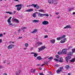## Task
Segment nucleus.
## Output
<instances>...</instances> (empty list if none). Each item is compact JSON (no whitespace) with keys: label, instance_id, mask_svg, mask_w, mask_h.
<instances>
[{"label":"nucleus","instance_id":"16","mask_svg":"<svg viewBox=\"0 0 75 75\" xmlns=\"http://www.w3.org/2000/svg\"><path fill=\"white\" fill-rule=\"evenodd\" d=\"M39 21H40L38 20H35L32 21V22H33V23H38Z\"/></svg>","mask_w":75,"mask_h":75},{"label":"nucleus","instance_id":"19","mask_svg":"<svg viewBox=\"0 0 75 75\" xmlns=\"http://www.w3.org/2000/svg\"><path fill=\"white\" fill-rule=\"evenodd\" d=\"M34 5H35V7H34L35 8L36 7V8L37 9H38V8H40V7L38 5H37V4H35Z\"/></svg>","mask_w":75,"mask_h":75},{"label":"nucleus","instance_id":"45","mask_svg":"<svg viewBox=\"0 0 75 75\" xmlns=\"http://www.w3.org/2000/svg\"><path fill=\"white\" fill-rule=\"evenodd\" d=\"M73 8H70L69 10V11H72V10Z\"/></svg>","mask_w":75,"mask_h":75},{"label":"nucleus","instance_id":"25","mask_svg":"<svg viewBox=\"0 0 75 75\" xmlns=\"http://www.w3.org/2000/svg\"><path fill=\"white\" fill-rule=\"evenodd\" d=\"M65 37H66V35H62V37H60L61 38V39H62L63 38H65Z\"/></svg>","mask_w":75,"mask_h":75},{"label":"nucleus","instance_id":"24","mask_svg":"<svg viewBox=\"0 0 75 75\" xmlns=\"http://www.w3.org/2000/svg\"><path fill=\"white\" fill-rule=\"evenodd\" d=\"M39 52H40V51H42L44 50L42 47L39 48Z\"/></svg>","mask_w":75,"mask_h":75},{"label":"nucleus","instance_id":"10","mask_svg":"<svg viewBox=\"0 0 75 75\" xmlns=\"http://www.w3.org/2000/svg\"><path fill=\"white\" fill-rule=\"evenodd\" d=\"M48 3H49V4H52V3H54V0H49Z\"/></svg>","mask_w":75,"mask_h":75},{"label":"nucleus","instance_id":"52","mask_svg":"<svg viewBox=\"0 0 75 75\" xmlns=\"http://www.w3.org/2000/svg\"><path fill=\"white\" fill-rule=\"evenodd\" d=\"M22 38H23V37H19L18 38V39H20Z\"/></svg>","mask_w":75,"mask_h":75},{"label":"nucleus","instance_id":"60","mask_svg":"<svg viewBox=\"0 0 75 75\" xmlns=\"http://www.w3.org/2000/svg\"><path fill=\"white\" fill-rule=\"evenodd\" d=\"M2 42V40L0 39V43H1Z\"/></svg>","mask_w":75,"mask_h":75},{"label":"nucleus","instance_id":"55","mask_svg":"<svg viewBox=\"0 0 75 75\" xmlns=\"http://www.w3.org/2000/svg\"><path fill=\"white\" fill-rule=\"evenodd\" d=\"M9 26L10 25H12V24L11 23H9Z\"/></svg>","mask_w":75,"mask_h":75},{"label":"nucleus","instance_id":"5","mask_svg":"<svg viewBox=\"0 0 75 75\" xmlns=\"http://www.w3.org/2000/svg\"><path fill=\"white\" fill-rule=\"evenodd\" d=\"M42 24L43 25H48L49 24V22L48 21H45L42 22Z\"/></svg>","mask_w":75,"mask_h":75},{"label":"nucleus","instance_id":"63","mask_svg":"<svg viewBox=\"0 0 75 75\" xmlns=\"http://www.w3.org/2000/svg\"><path fill=\"white\" fill-rule=\"evenodd\" d=\"M72 14H73V15L75 14V12H73Z\"/></svg>","mask_w":75,"mask_h":75},{"label":"nucleus","instance_id":"13","mask_svg":"<svg viewBox=\"0 0 75 75\" xmlns=\"http://www.w3.org/2000/svg\"><path fill=\"white\" fill-rule=\"evenodd\" d=\"M37 44L38 46H39L41 45H42V42H38Z\"/></svg>","mask_w":75,"mask_h":75},{"label":"nucleus","instance_id":"11","mask_svg":"<svg viewBox=\"0 0 75 75\" xmlns=\"http://www.w3.org/2000/svg\"><path fill=\"white\" fill-rule=\"evenodd\" d=\"M31 54H34V57H37V55H38V54L34 53L33 52H31Z\"/></svg>","mask_w":75,"mask_h":75},{"label":"nucleus","instance_id":"18","mask_svg":"<svg viewBox=\"0 0 75 75\" xmlns=\"http://www.w3.org/2000/svg\"><path fill=\"white\" fill-rule=\"evenodd\" d=\"M21 7H17V11H20V10L21 9Z\"/></svg>","mask_w":75,"mask_h":75},{"label":"nucleus","instance_id":"15","mask_svg":"<svg viewBox=\"0 0 75 75\" xmlns=\"http://www.w3.org/2000/svg\"><path fill=\"white\" fill-rule=\"evenodd\" d=\"M50 42L52 44H54L55 42V40L54 39H52L51 40Z\"/></svg>","mask_w":75,"mask_h":75},{"label":"nucleus","instance_id":"40","mask_svg":"<svg viewBox=\"0 0 75 75\" xmlns=\"http://www.w3.org/2000/svg\"><path fill=\"white\" fill-rule=\"evenodd\" d=\"M28 43H25V47H28Z\"/></svg>","mask_w":75,"mask_h":75},{"label":"nucleus","instance_id":"6","mask_svg":"<svg viewBox=\"0 0 75 75\" xmlns=\"http://www.w3.org/2000/svg\"><path fill=\"white\" fill-rule=\"evenodd\" d=\"M71 25H67L65 27H64V28L66 29V28H71Z\"/></svg>","mask_w":75,"mask_h":75},{"label":"nucleus","instance_id":"53","mask_svg":"<svg viewBox=\"0 0 75 75\" xmlns=\"http://www.w3.org/2000/svg\"><path fill=\"white\" fill-rule=\"evenodd\" d=\"M16 11H14L13 12V14H16Z\"/></svg>","mask_w":75,"mask_h":75},{"label":"nucleus","instance_id":"56","mask_svg":"<svg viewBox=\"0 0 75 75\" xmlns=\"http://www.w3.org/2000/svg\"><path fill=\"white\" fill-rule=\"evenodd\" d=\"M44 31H45V32H48V30H47L46 29H45Z\"/></svg>","mask_w":75,"mask_h":75},{"label":"nucleus","instance_id":"42","mask_svg":"<svg viewBox=\"0 0 75 75\" xmlns=\"http://www.w3.org/2000/svg\"><path fill=\"white\" fill-rule=\"evenodd\" d=\"M35 69H34L33 71V72L32 71H31V72H32V73H34V72H35Z\"/></svg>","mask_w":75,"mask_h":75},{"label":"nucleus","instance_id":"41","mask_svg":"<svg viewBox=\"0 0 75 75\" xmlns=\"http://www.w3.org/2000/svg\"><path fill=\"white\" fill-rule=\"evenodd\" d=\"M39 75H44V74H43V72L40 73H39Z\"/></svg>","mask_w":75,"mask_h":75},{"label":"nucleus","instance_id":"35","mask_svg":"<svg viewBox=\"0 0 75 75\" xmlns=\"http://www.w3.org/2000/svg\"><path fill=\"white\" fill-rule=\"evenodd\" d=\"M7 22L8 23H11V21L10 20H8V19L7 20Z\"/></svg>","mask_w":75,"mask_h":75},{"label":"nucleus","instance_id":"14","mask_svg":"<svg viewBox=\"0 0 75 75\" xmlns=\"http://www.w3.org/2000/svg\"><path fill=\"white\" fill-rule=\"evenodd\" d=\"M13 20L14 21H15L17 23H19V21H18V19H17L16 18L14 19Z\"/></svg>","mask_w":75,"mask_h":75},{"label":"nucleus","instance_id":"36","mask_svg":"<svg viewBox=\"0 0 75 75\" xmlns=\"http://www.w3.org/2000/svg\"><path fill=\"white\" fill-rule=\"evenodd\" d=\"M49 74H50V75H53V74H52V72H51V71H50L49 72Z\"/></svg>","mask_w":75,"mask_h":75},{"label":"nucleus","instance_id":"7","mask_svg":"<svg viewBox=\"0 0 75 75\" xmlns=\"http://www.w3.org/2000/svg\"><path fill=\"white\" fill-rule=\"evenodd\" d=\"M21 70L20 69H18L17 71H16V75H18L20 74V72Z\"/></svg>","mask_w":75,"mask_h":75},{"label":"nucleus","instance_id":"20","mask_svg":"<svg viewBox=\"0 0 75 75\" xmlns=\"http://www.w3.org/2000/svg\"><path fill=\"white\" fill-rule=\"evenodd\" d=\"M37 29H35L33 30V31L31 32V33H37Z\"/></svg>","mask_w":75,"mask_h":75},{"label":"nucleus","instance_id":"47","mask_svg":"<svg viewBox=\"0 0 75 75\" xmlns=\"http://www.w3.org/2000/svg\"><path fill=\"white\" fill-rule=\"evenodd\" d=\"M59 65L58 64H56L55 65V67H59Z\"/></svg>","mask_w":75,"mask_h":75},{"label":"nucleus","instance_id":"29","mask_svg":"<svg viewBox=\"0 0 75 75\" xmlns=\"http://www.w3.org/2000/svg\"><path fill=\"white\" fill-rule=\"evenodd\" d=\"M57 40H61V37H59L57 38Z\"/></svg>","mask_w":75,"mask_h":75},{"label":"nucleus","instance_id":"54","mask_svg":"<svg viewBox=\"0 0 75 75\" xmlns=\"http://www.w3.org/2000/svg\"><path fill=\"white\" fill-rule=\"evenodd\" d=\"M20 30H21V29L19 28L18 30V32H20Z\"/></svg>","mask_w":75,"mask_h":75},{"label":"nucleus","instance_id":"37","mask_svg":"<svg viewBox=\"0 0 75 75\" xmlns=\"http://www.w3.org/2000/svg\"><path fill=\"white\" fill-rule=\"evenodd\" d=\"M60 42H61V43H64V42H65V41H63V40H61L60 41Z\"/></svg>","mask_w":75,"mask_h":75},{"label":"nucleus","instance_id":"64","mask_svg":"<svg viewBox=\"0 0 75 75\" xmlns=\"http://www.w3.org/2000/svg\"><path fill=\"white\" fill-rule=\"evenodd\" d=\"M68 75H71V73H68L67 74Z\"/></svg>","mask_w":75,"mask_h":75},{"label":"nucleus","instance_id":"50","mask_svg":"<svg viewBox=\"0 0 75 75\" xmlns=\"http://www.w3.org/2000/svg\"><path fill=\"white\" fill-rule=\"evenodd\" d=\"M3 37V34H0V37Z\"/></svg>","mask_w":75,"mask_h":75},{"label":"nucleus","instance_id":"51","mask_svg":"<svg viewBox=\"0 0 75 75\" xmlns=\"http://www.w3.org/2000/svg\"><path fill=\"white\" fill-rule=\"evenodd\" d=\"M2 68H3V66H0V69H1Z\"/></svg>","mask_w":75,"mask_h":75},{"label":"nucleus","instance_id":"62","mask_svg":"<svg viewBox=\"0 0 75 75\" xmlns=\"http://www.w3.org/2000/svg\"><path fill=\"white\" fill-rule=\"evenodd\" d=\"M3 75H7L6 73L4 74Z\"/></svg>","mask_w":75,"mask_h":75},{"label":"nucleus","instance_id":"46","mask_svg":"<svg viewBox=\"0 0 75 75\" xmlns=\"http://www.w3.org/2000/svg\"><path fill=\"white\" fill-rule=\"evenodd\" d=\"M7 61H8L7 60H6L5 61H4V63H7Z\"/></svg>","mask_w":75,"mask_h":75},{"label":"nucleus","instance_id":"28","mask_svg":"<svg viewBox=\"0 0 75 75\" xmlns=\"http://www.w3.org/2000/svg\"><path fill=\"white\" fill-rule=\"evenodd\" d=\"M31 6H33V7H35V5L34 4H32L29 5V7H31Z\"/></svg>","mask_w":75,"mask_h":75},{"label":"nucleus","instance_id":"30","mask_svg":"<svg viewBox=\"0 0 75 75\" xmlns=\"http://www.w3.org/2000/svg\"><path fill=\"white\" fill-rule=\"evenodd\" d=\"M42 48L43 50H44V49H45V48H46V47H45V46H42L41 47Z\"/></svg>","mask_w":75,"mask_h":75},{"label":"nucleus","instance_id":"48","mask_svg":"<svg viewBox=\"0 0 75 75\" xmlns=\"http://www.w3.org/2000/svg\"><path fill=\"white\" fill-rule=\"evenodd\" d=\"M11 18H12V17H11L8 18V20H11Z\"/></svg>","mask_w":75,"mask_h":75},{"label":"nucleus","instance_id":"22","mask_svg":"<svg viewBox=\"0 0 75 75\" xmlns=\"http://www.w3.org/2000/svg\"><path fill=\"white\" fill-rule=\"evenodd\" d=\"M74 61H75V58L71 59V60H70V62H74Z\"/></svg>","mask_w":75,"mask_h":75},{"label":"nucleus","instance_id":"1","mask_svg":"<svg viewBox=\"0 0 75 75\" xmlns=\"http://www.w3.org/2000/svg\"><path fill=\"white\" fill-rule=\"evenodd\" d=\"M71 52H70L68 54V56L66 57V61L67 63H68V61L69 60L70 58H71V56L72 55V54Z\"/></svg>","mask_w":75,"mask_h":75},{"label":"nucleus","instance_id":"4","mask_svg":"<svg viewBox=\"0 0 75 75\" xmlns=\"http://www.w3.org/2000/svg\"><path fill=\"white\" fill-rule=\"evenodd\" d=\"M13 47H14V45L11 44L8 46L7 48L8 50H10L12 49Z\"/></svg>","mask_w":75,"mask_h":75},{"label":"nucleus","instance_id":"26","mask_svg":"<svg viewBox=\"0 0 75 75\" xmlns=\"http://www.w3.org/2000/svg\"><path fill=\"white\" fill-rule=\"evenodd\" d=\"M65 67L67 69H69V65H67Z\"/></svg>","mask_w":75,"mask_h":75},{"label":"nucleus","instance_id":"32","mask_svg":"<svg viewBox=\"0 0 75 75\" xmlns=\"http://www.w3.org/2000/svg\"><path fill=\"white\" fill-rule=\"evenodd\" d=\"M33 17H36V15H35V14L33 13Z\"/></svg>","mask_w":75,"mask_h":75},{"label":"nucleus","instance_id":"61","mask_svg":"<svg viewBox=\"0 0 75 75\" xmlns=\"http://www.w3.org/2000/svg\"><path fill=\"white\" fill-rule=\"evenodd\" d=\"M9 13H10V11H8V12H6V13H8L9 14Z\"/></svg>","mask_w":75,"mask_h":75},{"label":"nucleus","instance_id":"34","mask_svg":"<svg viewBox=\"0 0 75 75\" xmlns=\"http://www.w3.org/2000/svg\"><path fill=\"white\" fill-rule=\"evenodd\" d=\"M72 52L73 53H74V52H75V49H72Z\"/></svg>","mask_w":75,"mask_h":75},{"label":"nucleus","instance_id":"21","mask_svg":"<svg viewBox=\"0 0 75 75\" xmlns=\"http://www.w3.org/2000/svg\"><path fill=\"white\" fill-rule=\"evenodd\" d=\"M33 11V8H30L28 9V12H31V11Z\"/></svg>","mask_w":75,"mask_h":75},{"label":"nucleus","instance_id":"44","mask_svg":"<svg viewBox=\"0 0 75 75\" xmlns=\"http://www.w3.org/2000/svg\"><path fill=\"white\" fill-rule=\"evenodd\" d=\"M10 44H14V42H12V41H11L10 42Z\"/></svg>","mask_w":75,"mask_h":75},{"label":"nucleus","instance_id":"49","mask_svg":"<svg viewBox=\"0 0 75 75\" xmlns=\"http://www.w3.org/2000/svg\"><path fill=\"white\" fill-rule=\"evenodd\" d=\"M67 40V38H65L64 39V41L65 42V41H66Z\"/></svg>","mask_w":75,"mask_h":75},{"label":"nucleus","instance_id":"31","mask_svg":"<svg viewBox=\"0 0 75 75\" xmlns=\"http://www.w3.org/2000/svg\"><path fill=\"white\" fill-rule=\"evenodd\" d=\"M44 16H47V17H48L49 16V15L47 13L44 14Z\"/></svg>","mask_w":75,"mask_h":75},{"label":"nucleus","instance_id":"9","mask_svg":"<svg viewBox=\"0 0 75 75\" xmlns=\"http://www.w3.org/2000/svg\"><path fill=\"white\" fill-rule=\"evenodd\" d=\"M59 62H63V58L62 57L59 58Z\"/></svg>","mask_w":75,"mask_h":75},{"label":"nucleus","instance_id":"2","mask_svg":"<svg viewBox=\"0 0 75 75\" xmlns=\"http://www.w3.org/2000/svg\"><path fill=\"white\" fill-rule=\"evenodd\" d=\"M64 69V67H61L59 68V69H58L56 71L57 73V74H59L62 71V69Z\"/></svg>","mask_w":75,"mask_h":75},{"label":"nucleus","instance_id":"17","mask_svg":"<svg viewBox=\"0 0 75 75\" xmlns=\"http://www.w3.org/2000/svg\"><path fill=\"white\" fill-rule=\"evenodd\" d=\"M22 6H23V4H19L18 5H16L15 6V7H22Z\"/></svg>","mask_w":75,"mask_h":75},{"label":"nucleus","instance_id":"33","mask_svg":"<svg viewBox=\"0 0 75 75\" xmlns=\"http://www.w3.org/2000/svg\"><path fill=\"white\" fill-rule=\"evenodd\" d=\"M26 28L27 27H25L21 28V29H22V30H23V29H26Z\"/></svg>","mask_w":75,"mask_h":75},{"label":"nucleus","instance_id":"8","mask_svg":"<svg viewBox=\"0 0 75 75\" xmlns=\"http://www.w3.org/2000/svg\"><path fill=\"white\" fill-rule=\"evenodd\" d=\"M38 14L39 17H43V16H44V14H41L40 13H39Z\"/></svg>","mask_w":75,"mask_h":75},{"label":"nucleus","instance_id":"39","mask_svg":"<svg viewBox=\"0 0 75 75\" xmlns=\"http://www.w3.org/2000/svg\"><path fill=\"white\" fill-rule=\"evenodd\" d=\"M9 14H14V13H12L11 12H9Z\"/></svg>","mask_w":75,"mask_h":75},{"label":"nucleus","instance_id":"57","mask_svg":"<svg viewBox=\"0 0 75 75\" xmlns=\"http://www.w3.org/2000/svg\"><path fill=\"white\" fill-rule=\"evenodd\" d=\"M48 37V36L47 35H45V38H47Z\"/></svg>","mask_w":75,"mask_h":75},{"label":"nucleus","instance_id":"12","mask_svg":"<svg viewBox=\"0 0 75 75\" xmlns=\"http://www.w3.org/2000/svg\"><path fill=\"white\" fill-rule=\"evenodd\" d=\"M42 59V58H41V57L40 56H39L37 58V59H38V60H39V61L41 60Z\"/></svg>","mask_w":75,"mask_h":75},{"label":"nucleus","instance_id":"23","mask_svg":"<svg viewBox=\"0 0 75 75\" xmlns=\"http://www.w3.org/2000/svg\"><path fill=\"white\" fill-rule=\"evenodd\" d=\"M38 11L39 12H43V13H44V10L43 9H40V10H38Z\"/></svg>","mask_w":75,"mask_h":75},{"label":"nucleus","instance_id":"58","mask_svg":"<svg viewBox=\"0 0 75 75\" xmlns=\"http://www.w3.org/2000/svg\"><path fill=\"white\" fill-rule=\"evenodd\" d=\"M57 4V1H56L55 3H54V4Z\"/></svg>","mask_w":75,"mask_h":75},{"label":"nucleus","instance_id":"38","mask_svg":"<svg viewBox=\"0 0 75 75\" xmlns=\"http://www.w3.org/2000/svg\"><path fill=\"white\" fill-rule=\"evenodd\" d=\"M53 57H50L48 58V59H52Z\"/></svg>","mask_w":75,"mask_h":75},{"label":"nucleus","instance_id":"27","mask_svg":"<svg viewBox=\"0 0 75 75\" xmlns=\"http://www.w3.org/2000/svg\"><path fill=\"white\" fill-rule=\"evenodd\" d=\"M54 61H56L57 62H58V61H59V60H58V59H54Z\"/></svg>","mask_w":75,"mask_h":75},{"label":"nucleus","instance_id":"43","mask_svg":"<svg viewBox=\"0 0 75 75\" xmlns=\"http://www.w3.org/2000/svg\"><path fill=\"white\" fill-rule=\"evenodd\" d=\"M59 55H57V56H56V57L57 58H59Z\"/></svg>","mask_w":75,"mask_h":75},{"label":"nucleus","instance_id":"59","mask_svg":"<svg viewBox=\"0 0 75 75\" xmlns=\"http://www.w3.org/2000/svg\"><path fill=\"white\" fill-rule=\"evenodd\" d=\"M59 14V13H58V12L56 13V15H58V14Z\"/></svg>","mask_w":75,"mask_h":75},{"label":"nucleus","instance_id":"3","mask_svg":"<svg viewBox=\"0 0 75 75\" xmlns=\"http://www.w3.org/2000/svg\"><path fill=\"white\" fill-rule=\"evenodd\" d=\"M67 49L66 48L63 49L62 50V53L64 54H67Z\"/></svg>","mask_w":75,"mask_h":75}]
</instances>
